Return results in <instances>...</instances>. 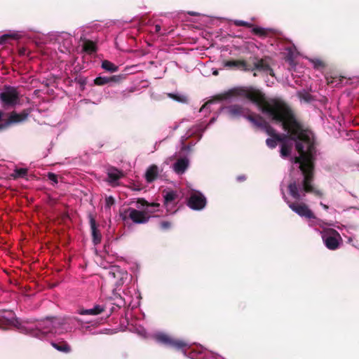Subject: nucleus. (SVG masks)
<instances>
[{
    "instance_id": "f257e3e1",
    "label": "nucleus",
    "mask_w": 359,
    "mask_h": 359,
    "mask_svg": "<svg viewBox=\"0 0 359 359\" xmlns=\"http://www.w3.org/2000/svg\"><path fill=\"white\" fill-rule=\"evenodd\" d=\"M244 96L255 104L259 111L276 123H281L283 129L290 135L291 140L295 142V147L299 156L294 158V163L299 164L303 179L299 184L296 181L288 185L291 196L300 200V192L313 194L322 197L323 191L314 187L315 180V156L316 149L314 140L309 136V130L296 117L290 107L283 100L275 97H266L261 90L249 88L243 90Z\"/></svg>"
},
{
    "instance_id": "f03ea898",
    "label": "nucleus",
    "mask_w": 359,
    "mask_h": 359,
    "mask_svg": "<svg viewBox=\"0 0 359 359\" xmlns=\"http://www.w3.org/2000/svg\"><path fill=\"white\" fill-rule=\"evenodd\" d=\"M29 113L30 109H28L22 110L20 113H17L15 111L6 113L0 109V131L26 121Z\"/></svg>"
},
{
    "instance_id": "7ed1b4c3",
    "label": "nucleus",
    "mask_w": 359,
    "mask_h": 359,
    "mask_svg": "<svg viewBox=\"0 0 359 359\" xmlns=\"http://www.w3.org/2000/svg\"><path fill=\"white\" fill-rule=\"evenodd\" d=\"M20 101V93L15 87L4 86L0 93V102L3 107L8 109L15 107Z\"/></svg>"
},
{
    "instance_id": "20e7f679",
    "label": "nucleus",
    "mask_w": 359,
    "mask_h": 359,
    "mask_svg": "<svg viewBox=\"0 0 359 359\" xmlns=\"http://www.w3.org/2000/svg\"><path fill=\"white\" fill-rule=\"evenodd\" d=\"M322 238L327 248L335 250L339 247L342 238L339 233L334 229H324L322 232Z\"/></svg>"
},
{
    "instance_id": "39448f33",
    "label": "nucleus",
    "mask_w": 359,
    "mask_h": 359,
    "mask_svg": "<svg viewBox=\"0 0 359 359\" xmlns=\"http://www.w3.org/2000/svg\"><path fill=\"white\" fill-rule=\"evenodd\" d=\"M18 319L11 310H0V329L6 330L11 326L17 327Z\"/></svg>"
},
{
    "instance_id": "423d86ee",
    "label": "nucleus",
    "mask_w": 359,
    "mask_h": 359,
    "mask_svg": "<svg viewBox=\"0 0 359 359\" xmlns=\"http://www.w3.org/2000/svg\"><path fill=\"white\" fill-rule=\"evenodd\" d=\"M56 331L54 330L53 322L47 318L45 320L40 321L36 325V329L32 331L31 334L37 338H43L48 333H53Z\"/></svg>"
},
{
    "instance_id": "0eeeda50",
    "label": "nucleus",
    "mask_w": 359,
    "mask_h": 359,
    "mask_svg": "<svg viewBox=\"0 0 359 359\" xmlns=\"http://www.w3.org/2000/svg\"><path fill=\"white\" fill-rule=\"evenodd\" d=\"M128 217L135 224H146L151 217V210H137L134 208H128Z\"/></svg>"
},
{
    "instance_id": "6e6552de",
    "label": "nucleus",
    "mask_w": 359,
    "mask_h": 359,
    "mask_svg": "<svg viewBox=\"0 0 359 359\" xmlns=\"http://www.w3.org/2000/svg\"><path fill=\"white\" fill-rule=\"evenodd\" d=\"M290 208L300 217L307 219H315L316 216L309 206L304 203H294L287 201Z\"/></svg>"
},
{
    "instance_id": "1a4fd4ad",
    "label": "nucleus",
    "mask_w": 359,
    "mask_h": 359,
    "mask_svg": "<svg viewBox=\"0 0 359 359\" xmlns=\"http://www.w3.org/2000/svg\"><path fill=\"white\" fill-rule=\"evenodd\" d=\"M222 65L228 69H238L244 72H250L251 65L245 60H224Z\"/></svg>"
},
{
    "instance_id": "9d476101",
    "label": "nucleus",
    "mask_w": 359,
    "mask_h": 359,
    "mask_svg": "<svg viewBox=\"0 0 359 359\" xmlns=\"http://www.w3.org/2000/svg\"><path fill=\"white\" fill-rule=\"evenodd\" d=\"M206 205V198L201 193L192 194L188 200V206L195 210H201Z\"/></svg>"
},
{
    "instance_id": "9b49d317",
    "label": "nucleus",
    "mask_w": 359,
    "mask_h": 359,
    "mask_svg": "<svg viewBox=\"0 0 359 359\" xmlns=\"http://www.w3.org/2000/svg\"><path fill=\"white\" fill-rule=\"evenodd\" d=\"M156 338L158 342L170 346L176 349H182L187 346V344L184 341L172 339L165 334H158Z\"/></svg>"
},
{
    "instance_id": "f8f14e48",
    "label": "nucleus",
    "mask_w": 359,
    "mask_h": 359,
    "mask_svg": "<svg viewBox=\"0 0 359 359\" xmlns=\"http://www.w3.org/2000/svg\"><path fill=\"white\" fill-rule=\"evenodd\" d=\"M245 118L251 122L255 126L263 130L266 134L269 133V128H272V126L259 114H248Z\"/></svg>"
},
{
    "instance_id": "ddd939ff",
    "label": "nucleus",
    "mask_w": 359,
    "mask_h": 359,
    "mask_svg": "<svg viewBox=\"0 0 359 359\" xmlns=\"http://www.w3.org/2000/svg\"><path fill=\"white\" fill-rule=\"evenodd\" d=\"M226 113L233 118L247 116L250 110L240 104H231L224 108Z\"/></svg>"
},
{
    "instance_id": "4468645a",
    "label": "nucleus",
    "mask_w": 359,
    "mask_h": 359,
    "mask_svg": "<svg viewBox=\"0 0 359 359\" xmlns=\"http://www.w3.org/2000/svg\"><path fill=\"white\" fill-rule=\"evenodd\" d=\"M124 76L123 75H114L111 76H98L94 79L96 86H104L111 83H120Z\"/></svg>"
},
{
    "instance_id": "2eb2a0df",
    "label": "nucleus",
    "mask_w": 359,
    "mask_h": 359,
    "mask_svg": "<svg viewBox=\"0 0 359 359\" xmlns=\"http://www.w3.org/2000/svg\"><path fill=\"white\" fill-rule=\"evenodd\" d=\"M251 70L252 72L254 70L262 71L264 72H269L271 76H273V71L271 68L270 65L265 62L264 59L257 60V62L254 63V65H251Z\"/></svg>"
},
{
    "instance_id": "dca6fc26",
    "label": "nucleus",
    "mask_w": 359,
    "mask_h": 359,
    "mask_svg": "<svg viewBox=\"0 0 359 359\" xmlns=\"http://www.w3.org/2000/svg\"><path fill=\"white\" fill-rule=\"evenodd\" d=\"M90 225L93 242L95 245H97L100 243L102 241V235L100 230L97 229L95 219L93 217L90 218Z\"/></svg>"
},
{
    "instance_id": "f3484780",
    "label": "nucleus",
    "mask_w": 359,
    "mask_h": 359,
    "mask_svg": "<svg viewBox=\"0 0 359 359\" xmlns=\"http://www.w3.org/2000/svg\"><path fill=\"white\" fill-rule=\"evenodd\" d=\"M189 161L187 158H180L173 165V170L177 174H183L188 168Z\"/></svg>"
},
{
    "instance_id": "a211bd4d",
    "label": "nucleus",
    "mask_w": 359,
    "mask_h": 359,
    "mask_svg": "<svg viewBox=\"0 0 359 359\" xmlns=\"http://www.w3.org/2000/svg\"><path fill=\"white\" fill-rule=\"evenodd\" d=\"M252 33L261 38H265L274 34V30L271 28H263L260 27H252Z\"/></svg>"
},
{
    "instance_id": "6ab92c4d",
    "label": "nucleus",
    "mask_w": 359,
    "mask_h": 359,
    "mask_svg": "<svg viewBox=\"0 0 359 359\" xmlns=\"http://www.w3.org/2000/svg\"><path fill=\"white\" fill-rule=\"evenodd\" d=\"M158 175V168L156 165H151L148 168L145 173V177L147 182L154 181Z\"/></svg>"
},
{
    "instance_id": "aec40b11",
    "label": "nucleus",
    "mask_w": 359,
    "mask_h": 359,
    "mask_svg": "<svg viewBox=\"0 0 359 359\" xmlns=\"http://www.w3.org/2000/svg\"><path fill=\"white\" fill-rule=\"evenodd\" d=\"M105 311V307L102 305H95L93 308L89 309H82L79 311L81 315L96 316Z\"/></svg>"
},
{
    "instance_id": "412c9836",
    "label": "nucleus",
    "mask_w": 359,
    "mask_h": 359,
    "mask_svg": "<svg viewBox=\"0 0 359 359\" xmlns=\"http://www.w3.org/2000/svg\"><path fill=\"white\" fill-rule=\"evenodd\" d=\"M107 176L111 182H115L123 177V173L117 168L112 167L108 170Z\"/></svg>"
},
{
    "instance_id": "4be33fe9",
    "label": "nucleus",
    "mask_w": 359,
    "mask_h": 359,
    "mask_svg": "<svg viewBox=\"0 0 359 359\" xmlns=\"http://www.w3.org/2000/svg\"><path fill=\"white\" fill-rule=\"evenodd\" d=\"M164 205L166 207L168 211H169L168 208L170 205L174 203L175 201L177 198V194L176 191H167L164 195Z\"/></svg>"
},
{
    "instance_id": "5701e85b",
    "label": "nucleus",
    "mask_w": 359,
    "mask_h": 359,
    "mask_svg": "<svg viewBox=\"0 0 359 359\" xmlns=\"http://www.w3.org/2000/svg\"><path fill=\"white\" fill-rule=\"evenodd\" d=\"M267 135L271 136V137L276 138L278 142H280L281 144H283V142H287L286 140L287 138L290 140L289 134L288 135H286L285 134H279L273 127L271 128H269V131Z\"/></svg>"
},
{
    "instance_id": "b1692460",
    "label": "nucleus",
    "mask_w": 359,
    "mask_h": 359,
    "mask_svg": "<svg viewBox=\"0 0 359 359\" xmlns=\"http://www.w3.org/2000/svg\"><path fill=\"white\" fill-rule=\"evenodd\" d=\"M51 345L55 349L63 353H69L71 351V347L65 341H62L60 342H51Z\"/></svg>"
},
{
    "instance_id": "393cba45",
    "label": "nucleus",
    "mask_w": 359,
    "mask_h": 359,
    "mask_svg": "<svg viewBox=\"0 0 359 359\" xmlns=\"http://www.w3.org/2000/svg\"><path fill=\"white\" fill-rule=\"evenodd\" d=\"M137 203L140 204L142 206H146V209L144 210H151L152 213L155 212V208H158L160 206V204L158 203H149L144 198H138Z\"/></svg>"
},
{
    "instance_id": "a878e982",
    "label": "nucleus",
    "mask_w": 359,
    "mask_h": 359,
    "mask_svg": "<svg viewBox=\"0 0 359 359\" xmlns=\"http://www.w3.org/2000/svg\"><path fill=\"white\" fill-rule=\"evenodd\" d=\"M83 50L89 54L95 53L97 51L96 43L90 40H85L83 44Z\"/></svg>"
},
{
    "instance_id": "bb28decb",
    "label": "nucleus",
    "mask_w": 359,
    "mask_h": 359,
    "mask_svg": "<svg viewBox=\"0 0 359 359\" xmlns=\"http://www.w3.org/2000/svg\"><path fill=\"white\" fill-rule=\"evenodd\" d=\"M292 149V144L283 142L280 147V155L282 157H287L290 155Z\"/></svg>"
},
{
    "instance_id": "cd10ccee",
    "label": "nucleus",
    "mask_w": 359,
    "mask_h": 359,
    "mask_svg": "<svg viewBox=\"0 0 359 359\" xmlns=\"http://www.w3.org/2000/svg\"><path fill=\"white\" fill-rule=\"evenodd\" d=\"M102 68L109 72H116L118 69V67L109 60H103L102 62Z\"/></svg>"
},
{
    "instance_id": "c85d7f7f",
    "label": "nucleus",
    "mask_w": 359,
    "mask_h": 359,
    "mask_svg": "<svg viewBox=\"0 0 359 359\" xmlns=\"http://www.w3.org/2000/svg\"><path fill=\"white\" fill-rule=\"evenodd\" d=\"M297 96L301 101H304L306 103L311 102L314 100L313 96L305 90L298 92Z\"/></svg>"
},
{
    "instance_id": "c756f323",
    "label": "nucleus",
    "mask_w": 359,
    "mask_h": 359,
    "mask_svg": "<svg viewBox=\"0 0 359 359\" xmlns=\"http://www.w3.org/2000/svg\"><path fill=\"white\" fill-rule=\"evenodd\" d=\"M27 168H16L13 173L11 174V177L13 179L24 178L27 176Z\"/></svg>"
},
{
    "instance_id": "7c9ffc66",
    "label": "nucleus",
    "mask_w": 359,
    "mask_h": 359,
    "mask_svg": "<svg viewBox=\"0 0 359 359\" xmlns=\"http://www.w3.org/2000/svg\"><path fill=\"white\" fill-rule=\"evenodd\" d=\"M169 97H172L175 100L182 102V103H186L188 101V98L185 95H179L176 94H169Z\"/></svg>"
},
{
    "instance_id": "2f4dec72",
    "label": "nucleus",
    "mask_w": 359,
    "mask_h": 359,
    "mask_svg": "<svg viewBox=\"0 0 359 359\" xmlns=\"http://www.w3.org/2000/svg\"><path fill=\"white\" fill-rule=\"evenodd\" d=\"M233 24L236 26H238V27H249V28L253 27V25L252 23H250V22H245L243 20H234Z\"/></svg>"
},
{
    "instance_id": "473e14b6",
    "label": "nucleus",
    "mask_w": 359,
    "mask_h": 359,
    "mask_svg": "<svg viewBox=\"0 0 359 359\" xmlns=\"http://www.w3.org/2000/svg\"><path fill=\"white\" fill-rule=\"evenodd\" d=\"M277 142L278 141L276 140V138L274 137H271V138H268L266 139V144L267 145L268 147H269L270 149H274L277 146Z\"/></svg>"
},
{
    "instance_id": "72a5a7b5",
    "label": "nucleus",
    "mask_w": 359,
    "mask_h": 359,
    "mask_svg": "<svg viewBox=\"0 0 359 359\" xmlns=\"http://www.w3.org/2000/svg\"><path fill=\"white\" fill-rule=\"evenodd\" d=\"M15 39V36L13 34H4L0 36V44H5L8 39Z\"/></svg>"
},
{
    "instance_id": "f704fd0d",
    "label": "nucleus",
    "mask_w": 359,
    "mask_h": 359,
    "mask_svg": "<svg viewBox=\"0 0 359 359\" xmlns=\"http://www.w3.org/2000/svg\"><path fill=\"white\" fill-rule=\"evenodd\" d=\"M115 203V200L112 196H108L105 198V206L110 208Z\"/></svg>"
},
{
    "instance_id": "c9c22d12",
    "label": "nucleus",
    "mask_w": 359,
    "mask_h": 359,
    "mask_svg": "<svg viewBox=\"0 0 359 359\" xmlns=\"http://www.w3.org/2000/svg\"><path fill=\"white\" fill-rule=\"evenodd\" d=\"M171 226H172L171 223L168 221H162L160 223V227L163 231H166V230L170 229Z\"/></svg>"
},
{
    "instance_id": "e433bc0d",
    "label": "nucleus",
    "mask_w": 359,
    "mask_h": 359,
    "mask_svg": "<svg viewBox=\"0 0 359 359\" xmlns=\"http://www.w3.org/2000/svg\"><path fill=\"white\" fill-rule=\"evenodd\" d=\"M48 180L52 181L53 183L57 184L58 182L57 175L53 172H48L47 175Z\"/></svg>"
},
{
    "instance_id": "4c0bfd02",
    "label": "nucleus",
    "mask_w": 359,
    "mask_h": 359,
    "mask_svg": "<svg viewBox=\"0 0 359 359\" xmlns=\"http://www.w3.org/2000/svg\"><path fill=\"white\" fill-rule=\"evenodd\" d=\"M314 67L316 68L324 67L325 63L320 60H315L313 61Z\"/></svg>"
},
{
    "instance_id": "58836bf2",
    "label": "nucleus",
    "mask_w": 359,
    "mask_h": 359,
    "mask_svg": "<svg viewBox=\"0 0 359 359\" xmlns=\"http://www.w3.org/2000/svg\"><path fill=\"white\" fill-rule=\"evenodd\" d=\"M245 179H246V177L245 175H240V176H238V177H237V180L239 182L245 181Z\"/></svg>"
},
{
    "instance_id": "ea45409f",
    "label": "nucleus",
    "mask_w": 359,
    "mask_h": 359,
    "mask_svg": "<svg viewBox=\"0 0 359 359\" xmlns=\"http://www.w3.org/2000/svg\"><path fill=\"white\" fill-rule=\"evenodd\" d=\"M78 82H79V83H81V85H85V84H86V80H85V79H81V78H80V79L78 80Z\"/></svg>"
},
{
    "instance_id": "a19ab883",
    "label": "nucleus",
    "mask_w": 359,
    "mask_h": 359,
    "mask_svg": "<svg viewBox=\"0 0 359 359\" xmlns=\"http://www.w3.org/2000/svg\"><path fill=\"white\" fill-rule=\"evenodd\" d=\"M332 80L330 81L329 79H327L328 83H334L335 82V80L337 79V77H332Z\"/></svg>"
},
{
    "instance_id": "79ce46f5",
    "label": "nucleus",
    "mask_w": 359,
    "mask_h": 359,
    "mask_svg": "<svg viewBox=\"0 0 359 359\" xmlns=\"http://www.w3.org/2000/svg\"><path fill=\"white\" fill-rule=\"evenodd\" d=\"M320 205L325 210H327L329 208L328 205L323 203L322 202L320 203Z\"/></svg>"
},
{
    "instance_id": "37998d69",
    "label": "nucleus",
    "mask_w": 359,
    "mask_h": 359,
    "mask_svg": "<svg viewBox=\"0 0 359 359\" xmlns=\"http://www.w3.org/2000/svg\"><path fill=\"white\" fill-rule=\"evenodd\" d=\"M155 29H156V32H158L161 30V26H160V25H156L155 26Z\"/></svg>"
},
{
    "instance_id": "c03bdc74",
    "label": "nucleus",
    "mask_w": 359,
    "mask_h": 359,
    "mask_svg": "<svg viewBox=\"0 0 359 359\" xmlns=\"http://www.w3.org/2000/svg\"><path fill=\"white\" fill-rule=\"evenodd\" d=\"M218 74H219V73H218V71H217V70H215V71H214V72H213V75H215V76H217V75H218Z\"/></svg>"
}]
</instances>
